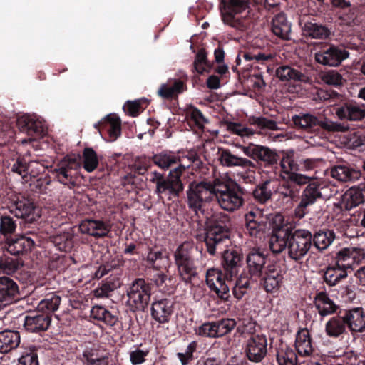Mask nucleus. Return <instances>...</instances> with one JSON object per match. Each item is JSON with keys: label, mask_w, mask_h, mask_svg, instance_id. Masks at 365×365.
<instances>
[{"label": "nucleus", "mask_w": 365, "mask_h": 365, "mask_svg": "<svg viewBox=\"0 0 365 365\" xmlns=\"http://www.w3.org/2000/svg\"><path fill=\"white\" fill-rule=\"evenodd\" d=\"M312 240V232L308 230L294 229L291 226L282 225L274 229L269 247L274 253L287 250L288 257L298 262L309 252L314 253Z\"/></svg>", "instance_id": "1"}, {"label": "nucleus", "mask_w": 365, "mask_h": 365, "mask_svg": "<svg viewBox=\"0 0 365 365\" xmlns=\"http://www.w3.org/2000/svg\"><path fill=\"white\" fill-rule=\"evenodd\" d=\"M280 160V177L282 179L277 187V192L282 198L297 201L302 187L309 182V177L298 173V165L294 161V152L287 150L279 152Z\"/></svg>", "instance_id": "2"}, {"label": "nucleus", "mask_w": 365, "mask_h": 365, "mask_svg": "<svg viewBox=\"0 0 365 365\" xmlns=\"http://www.w3.org/2000/svg\"><path fill=\"white\" fill-rule=\"evenodd\" d=\"M250 195V192L233 180L215 179V200L225 211L234 212L239 210L245 205Z\"/></svg>", "instance_id": "3"}, {"label": "nucleus", "mask_w": 365, "mask_h": 365, "mask_svg": "<svg viewBox=\"0 0 365 365\" xmlns=\"http://www.w3.org/2000/svg\"><path fill=\"white\" fill-rule=\"evenodd\" d=\"M231 226L230 217L222 212L212 215L207 222L203 240L210 255H215L217 250L230 239Z\"/></svg>", "instance_id": "4"}, {"label": "nucleus", "mask_w": 365, "mask_h": 365, "mask_svg": "<svg viewBox=\"0 0 365 365\" xmlns=\"http://www.w3.org/2000/svg\"><path fill=\"white\" fill-rule=\"evenodd\" d=\"M243 153L255 161L257 166L252 173H255L257 169H261L263 173H270L274 175L279 170V161L280 160L279 153L276 149L267 146L250 143L242 147ZM250 173V171H249Z\"/></svg>", "instance_id": "5"}, {"label": "nucleus", "mask_w": 365, "mask_h": 365, "mask_svg": "<svg viewBox=\"0 0 365 365\" xmlns=\"http://www.w3.org/2000/svg\"><path fill=\"white\" fill-rule=\"evenodd\" d=\"M292 120L297 128L311 133L321 130L329 133L344 132L349 129L347 123L334 122L324 115L315 116L309 113L295 115Z\"/></svg>", "instance_id": "6"}, {"label": "nucleus", "mask_w": 365, "mask_h": 365, "mask_svg": "<svg viewBox=\"0 0 365 365\" xmlns=\"http://www.w3.org/2000/svg\"><path fill=\"white\" fill-rule=\"evenodd\" d=\"M186 195L189 209L196 215L203 213L205 207L215 200V180L190 182Z\"/></svg>", "instance_id": "7"}, {"label": "nucleus", "mask_w": 365, "mask_h": 365, "mask_svg": "<svg viewBox=\"0 0 365 365\" xmlns=\"http://www.w3.org/2000/svg\"><path fill=\"white\" fill-rule=\"evenodd\" d=\"M192 251V245L188 242H184L177 247L173 254L179 277L186 284H192V281L198 276Z\"/></svg>", "instance_id": "8"}, {"label": "nucleus", "mask_w": 365, "mask_h": 365, "mask_svg": "<svg viewBox=\"0 0 365 365\" xmlns=\"http://www.w3.org/2000/svg\"><path fill=\"white\" fill-rule=\"evenodd\" d=\"M186 167L183 165L176 166L171 170L165 180L158 183V187L155 189V193L158 197L163 200L166 198L168 201H173L178 198L184 191V184L181 180V175L185 172Z\"/></svg>", "instance_id": "9"}, {"label": "nucleus", "mask_w": 365, "mask_h": 365, "mask_svg": "<svg viewBox=\"0 0 365 365\" xmlns=\"http://www.w3.org/2000/svg\"><path fill=\"white\" fill-rule=\"evenodd\" d=\"M304 185L306 187L302 190V194H299L298 200L295 201L297 204L292 212L294 218L298 220L304 218L310 212L309 207L312 205L315 204L319 200L323 199L320 185L317 182L312 181L309 178V182ZM286 199L287 200V202H294V200L291 199Z\"/></svg>", "instance_id": "10"}, {"label": "nucleus", "mask_w": 365, "mask_h": 365, "mask_svg": "<svg viewBox=\"0 0 365 365\" xmlns=\"http://www.w3.org/2000/svg\"><path fill=\"white\" fill-rule=\"evenodd\" d=\"M317 46L319 51L314 53V59L323 66H339L349 56V52L342 45L320 42L317 43Z\"/></svg>", "instance_id": "11"}, {"label": "nucleus", "mask_w": 365, "mask_h": 365, "mask_svg": "<svg viewBox=\"0 0 365 365\" xmlns=\"http://www.w3.org/2000/svg\"><path fill=\"white\" fill-rule=\"evenodd\" d=\"M152 285L143 278L135 279L130 285L128 304L133 312H144L150 300Z\"/></svg>", "instance_id": "12"}, {"label": "nucleus", "mask_w": 365, "mask_h": 365, "mask_svg": "<svg viewBox=\"0 0 365 365\" xmlns=\"http://www.w3.org/2000/svg\"><path fill=\"white\" fill-rule=\"evenodd\" d=\"M79 168L78 160L67 155L56 164L51 173L58 182L73 189L78 185Z\"/></svg>", "instance_id": "13"}, {"label": "nucleus", "mask_w": 365, "mask_h": 365, "mask_svg": "<svg viewBox=\"0 0 365 365\" xmlns=\"http://www.w3.org/2000/svg\"><path fill=\"white\" fill-rule=\"evenodd\" d=\"M248 4V0H221L220 7L224 23L240 31L246 29V21L236 18L235 15L245 11L249 7Z\"/></svg>", "instance_id": "14"}, {"label": "nucleus", "mask_w": 365, "mask_h": 365, "mask_svg": "<svg viewBox=\"0 0 365 365\" xmlns=\"http://www.w3.org/2000/svg\"><path fill=\"white\" fill-rule=\"evenodd\" d=\"M267 257L268 254L265 250L258 247L250 249L245 257L246 267L241 273L257 282L267 269Z\"/></svg>", "instance_id": "15"}, {"label": "nucleus", "mask_w": 365, "mask_h": 365, "mask_svg": "<svg viewBox=\"0 0 365 365\" xmlns=\"http://www.w3.org/2000/svg\"><path fill=\"white\" fill-rule=\"evenodd\" d=\"M267 338L263 334L249 336L244 342L243 360L253 364H260L267 354Z\"/></svg>", "instance_id": "16"}, {"label": "nucleus", "mask_w": 365, "mask_h": 365, "mask_svg": "<svg viewBox=\"0 0 365 365\" xmlns=\"http://www.w3.org/2000/svg\"><path fill=\"white\" fill-rule=\"evenodd\" d=\"M11 201L10 212L16 217L24 219L28 222H33L40 217L38 207L31 197L19 194L15 195Z\"/></svg>", "instance_id": "17"}, {"label": "nucleus", "mask_w": 365, "mask_h": 365, "mask_svg": "<svg viewBox=\"0 0 365 365\" xmlns=\"http://www.w3.org/2000/svg\"><path fill=\"white\" fill-rule=\"evenodd\" d=\"M152 158L145 155L138 156L128 165L126 174L122 178L123 186H130V190L140 187L142 178L137 176L144 175L150 167Z\"/></svg>", "instance_id": "18"}, {"label": "nucleus", "mask_w": 365, "mask_h": 365, "mask_svg": "<svg viewBox=\"0 0 365 365\" xmlns=\"http://www.w3.org/2000/svg\"><path fill=\"white\" fill-rule=\"evenodd\" d=\"M244 255L242 249L237 247L227 249L222 252V265L226 278L237 277L242 267Z\"/></svg>", "instance_id": "19"}, {"label": "nucleus", "mask_w": 365, "mask_h": 365, "mask_svg": "<svg viewBox=\"0 0 365 365\" xmlns=\"http://www.w3.org/2000/svg\"><path fill=\"white\" fill-rule=\"evenodd\" d=\"M302 35L306 38L327 41L331 38V28L327 24L317 22L315 19H302L299 21Z\"/></svg>", "instance_id": "20"}, {"label": "nucleus", "mask_w": 365, "mask_h": 365, "mask_svg": "<svg viewBox=\"0 0 365 365\" xmlns=\"http://www.w3.org/2000/svg\"><path fill=\"white\" fill-rule=\"evenodd\" d=\"M206 284L208 287L216 293L223 302H227L230 297V285L222 272L217 269H210L206 273Z\"/></svg>", "instance_id": "21"}, {"label": "nucleus", "mask_w": 365, "mask_h": 365, "mask_svg": "<svg viewBox=\"0 0 365 365\" xmlns=\"http://www.w3.org/2000/svg\"><path fill=\"white\" fill-rule=\"evenodd\" d=\"M112 223L109 220L86 219L78 226L82 234H86L96 239L110 237Z\"/></svg>", "instance_id": "22"}, {"label": "nucleus", "mask_w": 365, "mask_h": 365, "mask_svg": "<svg viewBox=\"0 0 365 365\" xmlns=\"http://www.w3.org/2000/svg\"><path fill=\"white\" fill-rule=\"evenodd\" d=\"M364 258L363 250L357 247H344L336 253L331 261L351 272L354 270L353 266L359 264Z\"/></svg>", "instance_id": "23"}, {"label": "nucleus", "mask_w": 365, "mask_h": 365, "mask_svg": "<svg viewBox=\"0 0 365 365\" xmlns=\"http://www.w3.org/2000/svg\"><path fill=\"white\" fill-rule=\"evenodd\" d=\"M103 138L110 141L115 140L121 135V120L115 114H109L94 125Z\"/></svg>", "instance_id": "24"}, {"label": "nucleus", "mask_w": 365, "mask_h": 365, "mask_svg": "<svg viewBox=\"0 0 365 365\" xmlns=\"http://www.w3.org/2000/svg\"><path fill=\"white\" fill-rule=\"evenodd\" d=\"M188 77L183 74L179 78H169L165 83L160 85L158 90V95L165 100L177 98L179 94L187 91V81Z\"/></svg>", "instance_id": "25"}, {"label": "nucleus", "mask_w": 365, "mask_h": 365, "mask_svg": "<svg viewBox=\"0 0 365 365\" xmlns=\"http://www.w3.org/2000/svg\"><path fill=\"white\" fill-rule=\"evenodd\" d=\"M217 156L220 164L225 167H240L251 171L257 166L254 162L245 158L234 155L229 149L218 148Z\"/></svg>", "instance_id": "26"}, {"label": "nucleus", "mask_w": 365, "mask_h": 365, "mask_svg": "<svg viewBox=\"0 0 365 365\" xmlns=\"http://www.w3.org/2000/svg\"><path fill=\"white\" fill-rule=\"evenodd\" d=\"M19 130L29 136V140H36L43 136L44 128L42 123L29 115H24L16 120Z\"/></svg>", "instance_id": "27"}, {"label": "nucleus", "mask_w": 365, "mask_h": 365, "mask_svg": "<svg viewBox=\"0 0 365 365\" xmlns=\"http://www.w3.org/2000/svg\"><path fill=\"white\" fill-rule=\"evenodd\" d=\"M283 279L280 271L275 269L274 265H268L263 276L259 279L258 282H259L260 287L266 292L275 294L279 290Z\"/></svg>", "instance_id": "28"}, {"label": "nucleus", "mask_w": 365, "mask_h": 365, "mask_svg": "<svg viewBox=\"0 0 365 365\" xmlns=\"http://www.w3.org/2000/svg\"><path fill=\"white\" fill-rule=\"evenodd\" d=\"M335 113L342 120L357 121L365 118V108L352 101L338 105L335 108Z\"/></svg>", "instance_id": "29"}, {"label": "nucleus", "mask_w": 365, "mask_h": 365, "mask_svg": "<svg viewBox=\"0 0 365 365\" xmlns=\"http://www.w3.org/2000/svg\"><path fill=\"white\" fill-rule=\"evenodd\" d=\"M365 202V181L349 188L341 197V210H351Z\"/></svg>", "instance_id": "30"}, {"label": "nucleus", "mask_w": 365, "mask_h": 365, "mask_svg": "<svg viewBox=\"0 0 365 365\" xmlns=\"http://www.w3.org/2000/svg\"><path fill=\"white\" fill-rule=\"evenodd\" d=\"M173 305V302L168 298L154 301L150 309L152 318L160 324L168 323L174 312Z\"/></svg>", "instance_id": "31"}, {"label": "nucleus", "mask_w": 365, "mask_h": 365, "mask_svg": "<svg viewBox=\"0 0 365 365\" xmlns=\"http://www.w3.org/2000/svg\"><path fill=\"white\" fill-rule=\"evenodd\" d=\"M51 322V315L38 310L25 317L24 327L31 332H40L47 330Z\"/></svg>", "instance_id": "32"}, {"label": "nucleus", "mask_w": 365, "mask_h": 365, "mask_svg": "<svg viewBox=\"0 0 365 365\" xmlns=\"http://www.w3.org/2000/svg\"><path fill=\"white\" fill-rule=\"evenodd\" d=\"M313 303L321 317H325L334 314L337 315L339 311L344 310L330 299L326 292L317 293L314 297Z\"/></svg>", "instance_id": "33"}, {"label": "nucleus", "mask_w": 365, "mask_h": 365, "mask_svg": "<svg viewBox=\"0 0 365 365\" xmlns=\"http://www.w3.org/2000/svg\"><path fill=\"white\" fill-rule=\"evenodd\" d=\"M346 327L351 332L365 333V312L357 307L342 311Z\"/></svg>", "instance_id": "34"}, {"label": "nucleus", "mask_w": 365, "mask_h": 365, "mask_svg": "<svg viewBox=\"0 0 365 365\" xmlns=\"http://www.w3.org/2000/svg\"><path fill=\"white\" fill-rule=\"evenodd\" d=\"M323 273V280L329 287H334L339 284L348 277L350 273L348 269L340 267L332 261L321 271Z\"/></svg>", "instance_id": "35"}, {"label": "nucleus", "mask_w": 365, "mask_h": 365, "mask_svg": "<svg viewBox=\"0 0 365 365\" xmlns=\"http://www.w3.org/2000/svg\"><path fill=\"white\" fill-rule=\"evenodd\" d=\"M34 246V241L25 235L16 236L6 240L5 248L11 255H21L31 251Z\"/></svg>", "instance_id": "36"}, {"label": "nucleus", "mask_w": 365, "mask_h": 365, "mask_svg": "<svg viewBox=\"0 0 365 365\" xmlns=\"http://www.w3.org/2000/svg\"><path fill=\"white\" fill-rule=\"evenodd\" d=\"M331 175L342 182L355 181L361 177V172L354 165L342 163L331 168Z\"/></svg>", "instance_id": "37"}, {"label": "nucleus", "mask_w": 365, "mask_h": 365, "mask_svg": "<svg viewBox=\"0 0 365 365\" xmlns=\"http://www.w3.org/2000/svg\"><path fill=\"white\" fill-rule=\"evenodd\" d=\"M90 317L106 326L113 327L119 321V313L115 310H109L103 306L95 305L91 309Z\"/></svg>", "instance_id": "38"}, {"label": "nucleus", "mask_w": 365, "mask_h": 365, "mask_svg": "<svg viewBox=\"0 0 365 365\" xmlns=\"http://www.w3.org/2000/svg\"><path fill=\"white\" fill-rule=\"evenodd\" d=\"M246 232L252 237H259L266 227L265 222L257 212L250 211L245 215Z\"/></svg>", "instance_id": "39"}, {"label": "nucleus", "mask_w": 365, "mask_h": 365, "mask_svg": "<svg viewBox=\"0 0 365 365\" xmlns=\"http://www.w3.org/2000/svg\"><path fill=\"white\" fill-rule=\"evenodd\" d=\"M295 351L301 356H309L314 351L312 340L307 329H301L296 335Z\"/></svg>", "instance_id": "40"}, {"label": "nucleus", "mask_w": 365, "mask_h": 365, "mask_svg": "<svg viewBox=\"0 0 365 365\" xmlns=\"http://www.w3.org/2000/svg\"><path fill=\"white\" fill-rule=\"evenodd\" d=\"M312 250H316L319 252H323L333 242L335 239V233L329 229L319 230L312 233Z\"/></svg>", "instance_id": "41"}, {"label": "nucleus", "mask_w": 365, "mask_h": 365, "mask_svg": "<svg viewBox=\"0 0 365 365\" xmlns=\"http://www.w3.org/2000/svg\"><path fill=\"white\" fill-rule=\"evenodd\" d=\"M346 324L342 311L330 318L325 324V333L331 338H338L346 332Z\"/></svg>", "instance_id": "42"}, {"label": "nucleus", "mask_w": 365, "mask_h": 365, "mask_svg": "<svg viewBox=\"0 0 365 365\" xmlns=\"http://www.w3.org/2000/svg\"><path fill=\"white\" fill-rule=\"evenodd\" d=\"M152 162L161 169L168 170L174 165L178 166L180 163V157L175 153L170 150H163L153 155Z\"/></svg>", "instance_id": "43"}, {"label": "nucleus", "mask_w": 365, "mask_h": 365, "mask_svg": "<svg viewBox=\"0 0 365 365\" xmlns=\"http://www.w3.org/2000/svg\"><path fill=\"white\" fill-rule=\"evenodd\" d=\"M272 31L282 40H289L291 24L284 13L277 14L272 21Z\"/></svg>", "instance_id": "44"}, {"label": "nucleus", "mask_w": 365, "mask_h": 365, "mask_svg": "<svg viewBox=\"0 0 365 365\" xmlns=\"http://www.w3.org/2000/svg\"><path fill=\"white\" fill-rule=\"evenodd\" d=\"M227 284L232 287V294L235 298L240 300L244 295L251 289V284L256 283L245 274L240 273L235 282L232 281V278H227Z\"/></svg>", "instance_id": "45"}, {"label": "nucleus", "mask_w": 365, "mask_h": 365, "mask_svg": "<svg viewBox=\"0 0 365 365\" xmlns=\"http://www.w3.org/2000/svg\"><path fill=\"white\" fill-rule=\"evenodd\" d=\"M20 344V334L17 331H0V352L8 353L16 349Z\"/></svg>", "instance_id": "46"}, {"label": "nucleus", "mask_w": 365, "mask_h": 365, "mask_svg": "<svg viewBox=\"0 0 365 365\" xmlns=\"http://www.w3.org/2000/svg\"><path fill=\"white\" fill-rule=\"evenodd\" d=\"M19 294V287L15 281L9 277H0V302L8 303Z\"/></svg>", "instance_id": "47"}, {"label": "nucleus", "mask_w": 365, "mask_h": 365, "mask_svg": "<svg viewBox=\"0 0 365 365\" xmlns=\"http://www.w3.org/2000/svg\"><path fill=\"white\" fill-rule=\"evenodd\" d=\"M276 76L282 81H294L306 83L309 80L305 74L289 66H279L276 70Z\"/></svg>", "instance_id": "48"}, {"label": "nucleus", "mask_w": 365, "mask_h": 365, "mask_svg": "<svg viewBox=\"0 0 365 365\" xmlns=\"http://www.w3.org/2000/svg\"><path fill=\"white\" fill-rule=\"evenodd\" d=\"M276 359L279 365H297L298 358L294 349L287 344H282L276 350Z\"/></svg>", "instance_id": "49"}, {"label": "nucleus", "mask_w": 365, "mask_h": 365, "mask_svg": "<svg viewBox=\"0 0 365 365\" xmlns=\"http://www.w3.org/2000/svg\"><path fill=\"white\" fill-rule=\"evenodd\" d=\"M82 361L84 365H109V356L96 349H87L83 351Z\"/></svg>", "instance_id": "50"}, {"label": "nucleus", "mask_w": 365, "mask_h": 365, "mask_svg": "<svg viewBox=\"0 0 365 365\" xmlns=\"http://www.w3.org/2000/svg\"><path fill=\"white\" fill-rule=\"evenodd\" d=\"M212 68L213 63L208 61L205 50L204 48L200 49L195 55L192 71L202 75L204 73H210Z\"/></svg>", "instance_id": "51"}, {"label": "nucleus", "mask_w": 365, "mask_h": 365, "mask_svg": "<svg viewBox=\"0 0 365 365\" xmlns=\"http://www.w3.org/2000/svg\"><path fill=\"white\" fill-rule=\"evenodd\" d=\"M270 183V179H267L255 186L252 195L256 202L265 204L271 200L272 192L269 188Z\"/></svg>", "instance_id": "52"}, {"label": "nucleus", "mask_w": 365, "mask_h": 365, "mask_svg": "<svg viewBox=\"0 0 365 365\" xmlns=\"http://www.w3.org/2000/svg\"><path fill=\"white\" fill-rule=\"evenodd\" d=\"M74 235L71 232H63L53 237L52 242L61 252H69L74 247Z\"/></svg>", "instance_id": "53"}, {"label": "nucleus", "mask_w": 365, "mask_h": 365, "mask_svg": "<svg viewBox=\"0 0 365 365\" xmlns=\"http://www.w3.org/2000/svg\"><path fill=\"white\" fill-rule=\"evenodd\" d=\"M26 158V155H19L16 162L11 167L12 172L20 175L23 178L27 176L29 173L30 168L33 166L34 163H36V162L27 160ZM36 164H38V163H36Z\"/></svg>", "instance_id": "54"}, {"label": "nucleus", "mask_w": 365, "mask_h": 365, "mask_svg": "<svg viewBox=\"0 0 365 365\" xmlns=\"http://www.w3.org/2000/svg\"><path fill=\"white\" fill-rule=\"evenodd\" d=\"M61 299L58 295L51 294L47 295L38 305V309L41 312H45L46 314H51L56 311L61 304Z\"/></svg>", "instance_id": "55"}, {"label": "nucleus", "mask_w": 365, "mask_h": 365, "mask_svg": "<svg viewBox=\"0 0 365 365\" xmlns=\"http://www.w3.org/2000/svg\"><path fill=\"white\" fill-rule=\"evenodd\" d=\"M339 24L348 26H353L358 24L357 9L355 6L351 5L346 10H341L339 17Z\"/></svg>", "instance_id": "56"}, {"label": "nucleus", "mask_w": 365, "mask_h": 365, "mask_svg": "<svg viewBox=\"0 0 365 365\" xmlns=\"http://www.w3.org/2000/svg\"><path fill=\"white\" fill-rule=\"evenodd\" d=\"M98 158L91 148H86L83 151V168L88 173L93 172L98 165Z\"/></svg>", "instance_id": "57"}, {"label": "nucleus", "mask_w": 365, "mask_h": 365, "mask_svg": "<svg viewBox=\"0 0 365 365\" xmlns=\"http://www.w3.org/2000/svg\"><path fill=\"white\" fill-rule=\"evenodd\" d=\"M218 338L230 334L236 327L237 322L232 318H223L215 321Z\"/></svg>", "instance_id": "58"}, {"label": "nucleus", "mask_w": 365, "mask_h": 365, "mask_svg": "<svg viewBox=\"0 0 365 365\" xmlns=\"http://www.w3.org/2000/svg\"><path fill=\"white\" fill-rule=\"evenodd\" d=\"M165 257H168L165 249H158L156 247H150L146 257V262L150 267L159 271L160 267H156L155 264L158 260H162Z\"/></svg>", "instance_id": "59"}, {"label": "nucleus", "mask_w": 365, "mask_h": 365, "mask_svg": "<svg viewBox=\"0 0 365 365\" xmlns=\"http://www.w3.org/2000/svg\"><path fill=\"white\" fill-rule=\"evenodd\" d=\"M17 225L16 221L10 215H1L0 217V234L7 237L16 231Z\"/></svg>", "instance_id": "60"}, {"label": "nucleus", "mask_w": 365, "mask_h": 365, "mask_svg": "<svg viewBox=\"0 0 365 365\" xmlns=\"http://www.w3.org/2000/svg\"><path fill=\"white\" fill-rule=\"evenodd\" d=\"M17 365H39L38 349L35 346L26 349L19 359Z\"/></svg>", "instance_id": "61"}, {"label": "nucleus", "mask_w": 365, "mask_h": 365, "mask_svg": "<svg viewBox=\"0 0 365 365\" xmlns=\"http://www.w3.org/2000/svg\"><path fill=\"white\" fill-rule=\"evenodd\" d=\"M249 123L252 125H255L257 128L262 130H278L277 123L276 121L267 118L265 117H252L249 118Z\"/></svg>", "instance_id": "62"}, {"label": "nucleus", "mask_w": 365, "mask_h": 365, "mask_svg": "<svg viewBox=\"0 0 365 365\" xmlns=\"http://www.w3.org/2000/svg\"><path fill=\"white\" fill-rule=\"evenodd\" d=\"M319 78L324 83L339 86L342 84V76L335 70H329L319 73Z\"/></svg>", "instance_id": "63"}, {"label": "nucleus", "mask_w": 365, "mask_h": 365, "mask_svg": "<svg viewBox=\"0 0 365 365\" xmlns=\"http://www.w3.org/2000/svg\"><path fill=\"white\" fill-rule=\"evenodd\" d=\"M257 323L252 318L242 319L240 320V324L237 327L236 332L242 336L247 334L250 336L257 335L256 334Z\"/></svg>", "instance_id": "64"}]
</instances>
